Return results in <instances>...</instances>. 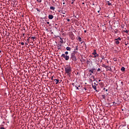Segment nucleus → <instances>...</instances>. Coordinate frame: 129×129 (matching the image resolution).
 Instances as JSON below:
<instances>
[{
    "instance_id": "nucleus-1",
    "label": "nucleus",
    "mask_w": 129,
    "mask_h": 129,
    "mask_svg": "<svg viewBox=\"0 0 129 129\" xmlns=\"http://www.w3.org/2000/svg\"><path fill=\"white\" fill-rule=\"evenodd\" d=\"M78 51H74L71 54V57L70 59H72L73 61H74L75 62H76L77 61V57H76V53H78Z\"/></svg>"
},
{
    "instance_id": "nucleus-2",
    "label": "nucleus",
    "mask_w": 129,
    "mask_h": 129,
    "mask_svg": "<svg viewBox=\"0 0 129 129\" xmlns=\"http://www.w3.org/2000/svg\"><path fill=\"white\" fill-rule=\"evenodd\" d=\"M64 70H65V72H66V73H67V74H70V73H71V72H72V69H71V66H70V64L67 65L64 67Z\"/></svg>"
},
{
    "instance_id": "nucleus-3",
    "label": "nucleus",
    "mask_w": 129,
    "mask_h": 129,
    "mask_svg": "<svg viewBox=\"0 0 129 129\" xmlns=\"http://www.w3.org/2000/svg\"><path fill=\"white\" fill-rule=\"evenodd\" d=\"M102 67H104V68L107 69V71H110V72H111V71H112L111 68L109 67L108 66H106L105 64H103L102 65Z\"/></svg>"
},
{
    "instance_id": "nucleus-4",
    "label": "nucleus",
    "mask_w": 129,
    "mask_h": 129,
    "mask_svg": "<svg viewBox=\"0 0 129 129\" xmlns=\"http://www.w3.org/2000/svg\"><path fill=\"white\" fill-rule=\"evenodd\" d=\"M61 57H63V58L65 59L66 61H68L69 59H70L69 55H66L65 54H62L61 55Z\"/></svg>"
},
{
    "instance_id": "nucleus-5",
    "label": "nucleus",
    "mask_w": 129,
    "mask_h": 129,
    "mask_svg": "<svg viewBox=\"0 0 129 129\" xmlns=\"http://www.w3.org/2000/svg\"><path fill=\"white\" fill-rule=\"evenodd\" d=\"M70 37L72 40H74L75 39V37L74 36V34H73V33L70 34Z\"/></svg>"
},
{
    "instance_id": "nucleus-6",
    "label": "nucleus",
    "mask_w": 129,
    "mask_h": 129,
    "mask_svg": "<svg viewBox=\"0 0 129 129\" xmlns=\"http://www.w3.org/2000/svg\"><path fill=\"white\" fill-rule=\"evenodd\" d=\"M57 47L58 50H61V47H62V44L58 43L57 45Z\"/></svg>"
},
{
    "instance_id": "nucleus-7",
    "label": "nucleus",
    "mask_w": 129,
    "mask_h": 129,
    "mask_svg": "<svg viewBox=\"0 0 129 129\" xmlns=\"http://www.w3.org/2000/svg\"><path fill=\"white\" fill-rule=\"evenodd\" d=\"M92 87L94 89V90H95V91H96V92H97L98 91H97V90L96 86L94 85V84H92Z\"/></svg>"
},
{
    "instance_id": "nucleus-8",
    "label": "nucleus",
    "mask_w": 129,
    "mask_h": 129,
    "mask_svg": "<svg viewBox=\"0 0 129 129\" xmlns=\"http://www.w3.org/2000/svg\"><path fill=\"white\" fill-rule=\"evenodd\" d=\"M54 18V16L52 15H48V19L49 20H52V19Z\"/></svg>"
},
{
    "instance_id": "nucleus-9",
    "label": "nucleus",
    "mask_w": 129,
    "mask_h": 129,
    "mask_svg": "<svg viewBox=\"0 0 129 129\" xmlns=\"http://www.w3.org/2000/svg\"><path fill=\"white\" fill-rule=\"evenodd\" d=\"M94 70H95V69L92 68L89 71V72H91V73H94Z\"/></svg>"
},
{
    "instance_id": "nucleus-10",
    "label": "nucleus",
    "mask_w": 129,
    "mask_h": 129,
    "mask_svg": "<svg viewBox=\"0 0 129 129\" xmlns=\"http://www.w3.org/2000/svg\"><path fill=\"white\" fill-rule=\"evenodd\" d=\"M53 80L55 82V84H58V83H59V81H60L58 79H54Z\"/></svg>"
},
{
    "instance_id": "nucleus-11",
    "label": "nucleus",
    "mask_w": 129,
    "mask_h": 129,
    "mask_svg": "<svg viewBox=\"0 0 129 129\" xmlns=\"http://www.w3.org/2000/svg\"><path fill=\"white\" fill-rule=\"evenodd\" d=\"M115 43L116 44V45H118L119 44V40H117V39H115Z\"/></svg>"
},
{
    "instance_id": "nucleus-12",
    "label": "nucleus",
    "mask_w": 129,
    "mask_h": 129,
    "mask_svg": "<svg viewBox=\"0 0 129 129\" xmlns=\"http://www.w3.org/2000/svg\"><path fill=\"white\" fill-rule=\"evenodd\" d=\"M59 12L60 13V14H63V15H65V13H66V11L60 10V11H59Z\"/></svg>"
},
{
    "instance_id": "nucleus-13",
    "label": "nucleus",
    "mask_w": 129,
    "mask_h": 129,
    "mask_svg": "<svg viewBox=\"0 0 129 129\" xmlns=\"http://www.w3.org/2000/svg\"><path fill=\"white\" fill-rule=\"evenodd\" d=\"M50 10H52V11H55V7L51 6L50 7Z\"/></svg>"
},
{
    "instance_id": "nucleus-14",
    "label": "nucleus",
    "mask_w": 129,
    "mask_h": 129,
    "mask_svg": "<svg viewBox=\"0 0 129 129\" xmlns=\"http://www.w3.org/2000/svg\"><path fill=\"white\" fill-rule=\"evenodd\" d=\"M121 71H125V68L124 67H122L121 68Z\"/></svg>"
},
{
    "instance_id": "nucleus-15",
    "label": "nucleus",
    "mask_w": 129,
    "mask_h": 129,
    "mask_svg": "<svg viewBox=\"0 0 129 129\" xmlns=\"http://www.w3.org/2000/svg\"><path fill=\"white\" fill-rule=\"evenodd\" d=\"M66 49H67V51H71V47H66Z\"/></svg>"
},
{
    "instance_id": "nucleus-16",
    "label": "nucleus",
    "mask_w": 129,
    "mask_h": 129,
    "mask_svg": "<svg viewBox=\"0 0 129 129\" xmlns=\"http://www.w3.org/2000/svg\"><path fill=\"white\" fill-rule=\"evenodd\" d=\"M108 6H112V5L111 4V3H110V2L109 1H107L106 2Z\"/></svg>"
},
{
    "instance_id": "nucleus-17",
    "label": "nucleus",
    "mask_w": 129,
    "mask_h": 129,
    "mask_svg": "<svg viewBox=\"0 0 129 129\" xmlns=\"http://www.w3.org/2000/svg\"><path fill=\"white\" fill-rule=\"evenodd\" d=\"M97 53H96V50H94V52L92 53L93 55H96Z\"/></svg>"
},
{
    "instance_id": "nucleus-18",
    "label": "nucleus",
    "mask_w": 129,
    "mask_h": 129,
    "mask_svg": "<svg viewBox=\"0 0 129 129\" xmlns=\"http://www.w3.org/2000/svg\"><path fill=\"white\" fill-rule=\"evenodd\" d=\"M99 85H100V86H103V85H104V84L103 83V82H101L99 83Z\"/></svg>"
},
{
    "instance_id": "nucleus-19",
    "label": "nucleus",
    "mask_w": 129,
    "mask_h": 129,
    "mask_svg": "<svg viewBox=\"0 0 129 129\" xmlns=\"http://www.w3.org/2000/svg\"><path fill=\"white\" fill-rule=\"evenodd\" d=\"M60 39L61 40L60 41V43H61V44H63V43H64V41H63V39L61 37H60Z\"/></svg>"
},
{
    "instance_id": "nucleus-20",
    "label": "nucleus",
    "mask_w": 129,
    "mask_h": 129,
    "mask_svg": "<svg viewBox=\"0 0 129 129\" xmlns=\"http://www.w3.org/2000/svg\"><path fill=\"white\" fill-rule=\"evenodd\" d=\"M74 51H78V46H76V49Z\"/></svg>"
},
{
    "instance_id": "nucleus-21",
    "label": "nucleus",
    "mask_w": 129,
    "mask_h": 129,
    "mask_svg": "<svg viewBox=\"0 0 129 129\" xmlns=\"http://www.w3.org/2000/svg\"><path fill=\"white\" fill-rule=\"evenodd\" d=\"M101 96L103 99H105V95H102Z\"/></svg>"
},
{
    "instance_id": "nucleus-22",
    "label": "nucleus",
    "mask_w": 129,
    "mask_h": 129,
    "mask_svg": "<svg viewBox=\"0 0 129 129\" xmlns=\"http://www.w3.org/2000/svg\"><path fill=\"white\" fill-rule=\"evenodd\" d=\"M75 87H76L77 90H79V88H78L77 85H75Z\"/></svg>"
},
{
    "instance_id": "nucleus-23",
    "label": "nucleus",
    "mask_w": 129,
    "mask_h": 129,
    "mask_svg": "<svg viewBox=\"0 0 129 129\" xmlns=\"http://www.w3.org/2000/svg\"><path fill=\"white\" fill-rule=\"evenodd\" d=\"M118 41H121V38L120 37H118V38L116 39Z\"/></svg>"
},
{
    "instance_id": "nucleus-24",
    "label": "nucleus",
    "mask_w": 129,
    "mask_h": 129,
    "mask_svg": "<svg viewBox=\"0 0 129 129\" xmlns=\"http://www.w3.org/2000/svg\"><path fill=\"white\" fill-rule=\"evenodd\" d=\"M31 39H32V40H35V39H36V37H31Z\"/></svg>"
},
{
    "instance_id": "nucleus-25",
    "label": "nucleus",
    "mask_w": 129,
    "mask_h": 129,
    "mask_svg": "<svg viewBox=\"0 0 129 129\" xmlns=\"http://www.w3.org/2000/svg\"><path fill=\"white\" fill-rule=\"evenodd\" d=\"M79 40L80 41V42H81V41H82V39L81 38V37L79 38Z\"/></svg>"
},
{
    "instance_id": "nucleus-26",
    "label": "nucleus",
    "mask_w": 129,
    "mask_h": 129,
    "mask_svg": "<svg viewBox=\"0 0 129 129\" xmlns=\"http://www.w3.org/2000/svg\"><path fill=\"white\" fill-rule=\"evenodd\" d=\"M38 3H42V0H36Z\"/></svg>"
},
{
    "instance_id": "nucleus-27",
    "label": "nucleus",
    "mask_w": 129,
    "mask_h": 129,
    "mask_svg": "<svg viewBox=\"0 0 129 129\" xmlns=\"http://www.w3.org/2000/svg\"><path fill=\"white\" fill-rule=\"evenodd\" d=\"M68 54H69V52H68V51H66L65 52V54L66 55H68Z\"/></svg>"
},
{
    "instance_id": "nucleus-28",
    "label": "nucleus",
    "mask_w": 129,
    "mask_h": 129,
    "mask_svg": "<svg viewBox=\"0 0 129 129\" xmlns=\"http://www.w3.org/2000/svg\"><path fill=\"white\" fill-rule=\"evenodd\" d=\"M101 69H100V68H98V69H97V71H98V72H100V71H101Z\"/></svg>"
},
{
    "instance_id": "nucleus-29",
    "label": "nucleus",
    "mask_w": 129,
    "mask_h": 129,
    "mask_svg": "<svg viewBox=\"0 0 129 129\" xmlns=\"http://www.w3.org/2000/svg\"><path fill=\"white\" fill-rule=\"evenodd\" d=\"M101 10V8L99 7V10L97 11L98 13H100Z\"/></svg>"
},
{
    "instance_id": "nucleus-30",
    "label": "nucleus",
    "mask_w": 129,
    "mask_h": 129,
    "mask_svg": "<svg viewBox=\"0 0 129 129\" xmlns=\"http://www.w3.org/2000/svg\"><path fill=\"white\" fill-rule=\"evenodd\" d=\"M103 90H105V91H106V92L108 91V89H105V88H103Z\"/></svg>"
},
{
    "instance_id": "nucleus-31",
    "label": "nucleus",
    "mask_w": 129,
    "mask_h": 129,
    "mask_svg": "<svg viewBox=\"0 0 129 129\" xmlns=\"http://www.w3.org/2000/svg\"><path fill=\"white\" fill-rule=\"evenodd\" d=\"M124 32H125L126 34H127V33H128V30H125V31H124Z\"/></svg>"
},
{
    "instance_id": "nucleus-32",
    "label": "nucleus",
    "mask_w": 129,
    "mask_h": 129,
    "mask_svg": "<svg viewBox=\"0 0 129 129\" xmlns=\"http://www.w3.org/2000/svg\"><path fill=\"white\" fill-rule=\"evenodd\" d=\"M128 44V42H125V45L127 46V44Z\"/></svg>"
},
{
    "instance_id": "nucleus-33",
    "label": "nucleus",
    "mask_w": 129,
    "mask_h": 129,
    "mask_svg": "<svg viewBox=\"0 0 129 129\" xmlns=\"http://www.w3.org/2000/svg\"><path fill=\"white\" fill-rule=\"evenodd\" d=\"M120 84H121V85L122 86L123 85V82H120Z\"/></svg>"
},
{
    "instance_id": "nucleus-34",
    "label": "nucleus",
    "mask_w": 129,
    "mask_h": 129,
    "mask_svg": "<svg viewBox=\"0 0 129 129\" xmlns=\"http://www.w3.org/2000/svg\"><path fill=\"white\" fill-rule=\"evenodd\" d=\"M37 12H39V13H40V12L41 11L40 10H39L38 8L36 9Z\"/></svg>"
},
{
    "instance_id": "nucleus-35",
    "label": "nucleus",
    "mask_w": 129,
    "mask_h": 129,
    "mask_svg": "<svg viewBox=\"0 0 129 129\" xmlns=\"http://www.w3.org/2000/svg\"><path fill=\"white\" fill-rule=\"evenodd\" d=\"M116 104L117 105H118V104H117V103H115V104H114V106H116Z\"/></svg>"
},
{
    "instance_id": "nucleus-36",
    "label": "nucleus",
    "mask_w": 129,
    "mask_h": 129,
    "mask_svg": "<svg viewBox=\"0 0 129 129\" xmlns=\"http://www.w3.org/2000/svg\"><path fill=\"white\" fill-rule=\"evenodd\" d=\"M30 37L28 38V39H27V41H28V42H29L30 41Z\"/></svg>"
},
{
    "instance_id": "nucleus-37",
    "label": "nucleus",
    "mask_w": 129,
    "mask_h": 129,
    "mask_svg": "<svg viewBox=\"0 0 129 129\" xmlns=\"http://www.w3.org/2000/svg\"><path fill=\"white\" fill-rule=\"evenodd\" d=\"M115 33L116 34H117V30H115Z\"/></svg>"
},
{
    "instance_id": "nucleus-38",
    "label": "nucleus",
    "mask_w": 129,
    "mask_h": 129,
    "mask_svg": "<svg viewBox=\"0 0 129 129\" xmlns=\"http://www.w3.org/2000/svg\"><path fill=\"white\" fill-rule=\"evenodd\" d=\"M98 56H99V54H96V57H98Z\"/></svg>"
},
{
    "instance_id": "nucleus-39",
    "label": "nucleus",
    "mask_w": 129,
    "mask_h": 129,
    "mask_svg": "<svg viewBox=\"0 0 129 129\" xmlns=\"http://www.w3.org/2000/svg\"><path fill=\"white\" fill-rule=\"evenodd\" d=\"M53 77H54V76H52V77H51V80H54V79H53Z\"/></svg>"
},
{
    "instance_id": "nucleus-40",
    "label": "nucleus",
    "mask_w": 129,
    "mask_h": 129,
    "mask_svg": "<svg viewBox=\"0 0 129 129\" xmlns=\"http://www.w3.org/2000/svg\"><path fill=\"white\" fill-rule=\"evenodd\" d=\"M0 129H6L4 128V127H0Z\"/></svg>"
},
{
    "instance_id": "nucleus-41",
    "label": "nucleus",
    "mask_w": 129,
    "mask_h": 129,
    "mask_svg": "<svg viewBox=\"0 0 129 129\" xmlns=\"http://www.w3.org/2000/svg\"><path fill=\"white\" fill-rule=\"evenodd\" d=\"M94 85H95L96 86H97V84H96V83H94Z\"/></svg>"
},
{
    "instance_id": "nucleus-42",
    "label": "nucleus",
    "mask_w": 129,
    "mask_h": 129,
    "mask_svg": "<svg viewBox=\"0 0 129 129\" xmlns=\"http://www.w3.org/2000/svg\"><path fill=\"white\" fill-rule=\"evenodd\" d=\"M21 44L23 45H24V42H22L21 43Z\"/></svg>"
},
{
    "instance_id": "nucleus-43",
    "label": "nucleus",
    "mask_w": 129,
    "mask_h": 129,
    "mask_svg": "<svg viewBox=\"0 0 129 129\" xmlns=\"http://www.w3.org/2000/svg\"><path fill=\"white\" fill-rule=\"evenodd\" d=\"M67 20L68 22H70V19H67Z\"/></svg>"
},
{
    "instance_id": "nucleus-44",
    "label": "nucleus",
    "mask_w": 129,
    "mask_h": 129,
    "mask_svg": "<svg viewBox=\"0 0 129 129\" xmlns=\"http://www.w3.org/2000/svg\"><path fill=\"white\" fill-rule=\"evenodd\" d=\"M94 56L93 57V58H96V54L95 55H94Z\"/></svg>"
},
{
    "instance_id": "nucleus-45",
    "label": "nucleus",
    "mask_w": 129,
    "mask_h": 129,
    "mask_svg": "<svg viewBox=\"0 0 129 129\" xmlns=\"http://www.w3.org/2000/svg\"><path fill=\"white\" fill-rule=\"evenodd\" d=\"M84 89H85V90H86H86H87V88L85 87V88H84Z\"/></svg>"
},
{
    "instance_id": "nucleus-46",
    "label": "nucleus",
    "mask_w": 129,
    "mask_h": 129,
    "mask_svg": "<svg viewBox=\"0 0 129 129\" xmlns=\"http://www.w3.org/2000/svg\"><path fill=\"white\" fill-rule=\"evenodd\" d=\"M22 36H23V37H25V33H23Z\"/></svg>"
},
{
    "instance_id": "nucleus-47",
    "label": "nucleus",
    "mask_w": 129,
    "mask_h": 129,
    "mask_svg": "<svg viewBox=\"0 0 129 129\" xmlns=\"http://www.w3.org/2000/svg\"><path fill=\"white\" fill-rule=\"evenodd\" d=\"M46 24H47V25H49L50 24V22H46Z\"/></svg>"
},
{
    "instance_id": "nucleus-48",
    "label": "nucleus",
    "mask_w": 129,
    "mask_h": 129,
    "mask_svg": "<svg viewBox=\"0 0 129 129\" xmlns=\"http://www.w3.org/2000/svg\"><path fill=\"white\" fill-rule=\"evenodd\" d=\"M102 59H104V56H102Z\"/></svg>"
},
{
    "instance_id": "nucleus-49",
    "label": "nucleus",
    "mask_w": 129,
    "mask_h": 129,
    "mask_svg": "<svg viewBox=\"0 0 129 129\" xmlns=\"http://www.w3.org/2000/svg\"><path fill=\"white\" fill-rule=\"evenodd\" d=\"M113 60L114 61H116V58H114Z\"/></svg>"
},
{
    "instance_id": "nucleus-50",
    "label": "nucleus",
    "mask_w": 129,
    "mask_h": 129,
    "mask_svg": "<svg viewBox=\"0 0 129 129\" xmlns=\"http://www.w3.org/2000/svg\"><path fill=\"white\" fill-rule=\"evenodd\" d=\"M71 4H72V5H73L74 4V2H73L71 3Z\"/></svg>"
},
{
    "instance_id": "nucleus-51",
    "label": "nucleus",
    "mask_w": 129,
    "mask_h": 129,
    "mask_svg": "<svg viewBox=\"0 0 129 129\" xmlns=\"http://www.w3.org/2000/svg\"><path fill=\"white\" fill-rule=\"evenodd\" d=\"M72 85H73V86H75V85H74V83H73V84H72Z\"/></svg>"
},
{
    "instance_id": "nucleus-52",
    "label": "nucleus",
    "mask_w": 129,
    "mask_h": 129,
    "mask_svg": "<svg viewBox=\"0 0 129 129\" xmlns=\"http://www.w3.org/2000/svg\"><path fill=\"white\" fill-rule=\"evenodd\" d=\"M87 32V31H86V30L84 31V33H86Z\"/></svg>"
},
{
    "instance_id": "nucleus-53",
    "label": "nucleus",
    "mask_w": 129,
    "mask_h": 129,
    "mask_svg": "<svg viewBox=\"0 0 129 129\" xmlns=\"http://www.w3.org/2000/svg\"><path fill=\"white\" fill-rule=\"evenodd\" d=\"M82 5H85V3H82Z\"/></svg>"
},
{
    "instance_id": "nucleus-54",
    "label": "nucleus",
    "mask_w": 129,
    "mask_h": 129,
    "mask_svg": "<svg viewBox=\"0 0 129 129\" xmlns=\"http://www.w3.org/2000/svg\"><path fill=\"white\" fill-rule=\"evenodd\" d=\"M93 6H95V4H94V3L92 4Z\"/></svg>"
},
{
    "instance_id": "nucleus-55",
    "label": "nucleus",
    "mask_w": 129,
    "mask_h": 129,
    "mask_svg": "<svg viewBox=\"0 0 129 129\" xmlns=\"http://www.w3.org/2000/svg\"><path fill=\"white\" fill-rule=\"evenodd\" d=\"M92 75V73L90 74V76Z\"/></svg>"
},
{
    "instance_id": "nucleus-56",
    "label": "nucleus",
    "mask_w": 129,
    "mask_h": 129,
    "mask_svg": "<svg viewBox=\"0 0 129 129\" xmlns=\"http://www.w3.org/2000/svg\"><path fill=\"white\" fill-rule=\"evenodd\" d=\"M101 81V80H99V82H100Z\"/></svg>"
},
{
    "instance_id": "nucleus-57",
    "label": "nucleus",
    "mask_w": 129,
    "mask_h": 129,
    "mask_svg": "<svg viewBox=\"0 0 129 129\" xmlns=\"http://www.w3.org/2000/svg\"><path fill=\"white\" fill-rule=\"evenodd\" d=\"M78 87H80V85H77Z\"/></svg>"
},
{
    "instance_id": "nucleus-58",
    "label": "nucleus",
    "mask_w": 129,
    "mask_h": 129,
    "mask_svg": "<svg viewBox=\"0 0 129 129\" xmlns=\"http://www.w3.org/2000/svg\"><path fill=\"white\" fill-rule=\"evenodd\" d=\"M49 27H50V26H52V25H51V24H49Z\"/></svg>"
},
{
    "instance_id": "nucleus-59",
    "label": "nucleus",
    "mask_w": 129,
    "mask_h": 129,
    "mask_svg": "<svg viewBox=\"0 0 129 129\" xmlns=\"http://www.w3.org/2000/svg\"><path fill=\"white\" fill-rule=\"evenodd\" d=\"M113 103L114 104H115V102H113Z\"/></svg>"
},
{
    "instance_id": "nucleus-60",
    "label": "nucleus",
    "mask_w": 129,
    "mask_h": 129,
    "mask_svg": "<svg viewBox=\"0 0 129 129\" xmlns=\"http://www.w3.org/2000/svg\"><path fill=\"white\" fill-rule=\"evenodd\" d=\"M25 45H28V43H25Z\"/></svg>"
},
{
    "instance_id": "nucleus-61",
    "label": "nucleus",
    "mask_w": 129,
    "mask_h": 129,
    "mask_svg": "<svg viewBox=\"0 0 129 129\" xmlns=\"http://www.w3.org/2000/svg\"><path fill=\"white\" fill-rule=\"evenodd\" d=\"M64 4H65V2H63V5H64Z\"/></svg>"
},
{
    "instance_id": "nucleus-62",
    "label": "nucleus",
    "mask_w": 129,
    "mask_h": 129,
    "mask_svg": "<svg viewBox=\"0 0 129 129\" xmlns=\"http://www.w3.org/2000/svg\"><path fill=\"white\" fill-rule=\"evenodd\" d=\"M62 17H65V15H62Z\"/></svg>"
},
{
    "instance_id": "nucleus-63",
    "label": "nucleus",
    "mask_w": 129,
    "mask_h": 129,
    "mask_svg": "<svg viewBox=\"0 0 129 129\" xmlns=\"http://www.w3.org/2000/svg\"><path fill=\"white\" fill-rule=\"evenodd\" d=\"M0 53H2V50H0Z\"/></svg>"
},
{
    "instance_id": "nucleus-64",
    "label": "nucleus",
    "mask_w": 129,
    "mask_h": 129,
    "mask_svg": "<svg viewBox=\"0 0 129 129\" xmlns=\"http://www.w3.org/2000/svg\"><path fill=\"white\" fill-rule=\"evenodd\" d=\"M106 94H108V93H106Z\"/></svg>"
}]
</instances>
